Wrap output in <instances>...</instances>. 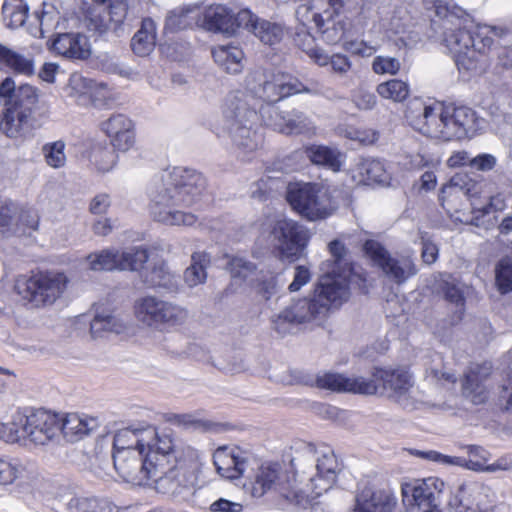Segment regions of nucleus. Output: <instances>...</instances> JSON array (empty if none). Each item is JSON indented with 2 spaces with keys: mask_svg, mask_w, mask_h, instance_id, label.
Masks as SVG:
<instances>
[{
  "mask_svg": "<svg viewBox=\"0 0 512 512\" xmlns=\"http://www.w3.org/2000/svg\"><path fill=\"white\" fill-rule=\"evenodd\" d=\"M328 251L331 259L321 263L322 275L314 286L312 297L293 301L272 319L273 329L279 335L291 333L295 324L314 322L320 325L332 310L348 301L349 284L340 275L348 250L343 242L335 239L328 244Z\"/></svg>",
  "mask_w": 512,
  "mask_h": 512,
  "instance_id": "obj_1",
  "label": "nucleus"
},
{
  "mask_svg": "<svg viewBox=\"0 0 512 512\" xmlns=\"http://www.w3.org/2000/svg\"><path fill=\"white\" fill-rule=\"evenodd\" d=\"M206 179L195 170L174 167L162 176L150 192V213L155 221L167 225L192 226L197 217L176 207H190L201 199Z\"/></svg>",
  "mask_w": 512,
  "mask_h": 512,
  "instance_id": "obj_2",
  "label": "nucleus"
},
{
  "mask_svg": "<svg viewBox=\"0 0 512 512\" xmlns=\"http://www.w3.org/2000/svg\"><path fill=\"white\" fill-rule=\"evenodd\" d=\"M430 18L429 39H441L442 43L455 58L456 64H464L472 55L474 36L462 27L464 11L448 0H423Z\"/></svg>",
  "mask_w": 512,
  "mask_h": 512,
  "instance_id": "obj_3",
  "label": "nucleus"
},
{
  "mask_svg": "<svg viewBox=\"0 0 512 512\" xmlns=\"http://www.w3.org/2000/svg\"><path fill=\"white\" fill-rule=\"evenodd\" d=\"M291 465L299 478V485L306 483L316 496L333 487L343 468L331 449L318 451L312 443H305L297 451Z\"/></svg>",
  "mask_w": 512,
  "mask_h": 512,
  "instance_id": "obj_4",
  "label": "nucleus"
},
{
  "mask_svg": "<svg viewBox=\"0 0 512 512\" xmlns=\"http://www.w3.org/2000/svg\"><path fill=\"white\" fill-rule=\"evenodd\" d=\"M200 469L198 451L187 446L174 462L155 470V476L150 477V480L154 481L158 493L184 500L193 494L198 484Z\"/></svg>",
  "mask_w": 512,
  "mask_h": 512,
  "instance_id": "obj_5",
  "label": "nucleus"
},
{
  "mask_svg": "<svg viewBox=\"0 0 512 512\" xmlns=\"http://www.w3.org/2000/svg\"><path fill=\"white\" fill-rule=\"evenodd\" d=\"M271 489L279 493L283 509L299 511L309 505V496L299 485L295 471L290 476L278 463L262 465L258 469L251 493L254 497H262Z\"/></svg>",
  "mask_w": 512,
  "mask_h": 512,
  "instance_id": "obj_6",
  "label": "nucleus"
},
{
  "mask_svg": "<svg viewBox=\"0 0 512 512\" xmlns=\"http://www.w3.org/2000/svg\"><path fill=\"white\" fill-rule=\"evenodd\" d=\"M247 86L263 101V104H276L295 94L319 92L317 87H308L297 77L282 71L257 70L248 76Z\"/></svg>",
  "mask_w": 512,
  "mask_h": 512,
  "instance_id": "obj_7",
  "label": "nucleus"
},
{
  "mask_svg": "<svg viewBox=\"0 0 512 512\" xmlns=\"http://www.w3.org/2000/svg\"><path fill=\"white\" fill-rule=\"evenodd\" d=\"M37 104V90L31 85H22L15 104L3 109L0 130L10 138L30 134L36 127L34 112Z\"/></svg>",
  "mask_w": 512,
  "mask_h": 512,
  "instance_id": "obj_8",
  "label": "nucleus"
},
{
  "mask_svg": "<svg viewBox=\"0 0 512 512\" xmlns=\"http://www.w3.org/2000/svg\"><path fill=\"white\" fill-rule=\"evenodd\" d=\"M134 310L141 323L155 329L182 325L188 318L185 308L152 295L136 300Z\"/></svg>",
  "mask_w": 512,
  "mask_h": 512,
  "instance_id": "obj_9",
  "label": "nucleus"
},
{
  "mask_svg": "<svg viewBox=\"0 0 512 512\" xmlns=\"http://www.w3.org/2000/svg\"><path fill=\"white\" fill-rule=\"evenodd\" d=\"M67 278L63 273L39 272L28 279L18 280V293L35 306L53 304L63 293Z\"/></svg>",
  "mask_w": 512,
  "mask_h": 512,
  "instance_id": "obj_10",
  "label": "nucleus"
},
{
  "mask_svg": "<svg viewBox=\"0 0 512 512\" xmlns=\"http://www.w3.org/2000/svg\"><path fill=\"white\" fill-rule=\"evenodd\" d=\"M269 239L282 260L295 261L307 247L309 232L296 221L279 219L271 225Z\"/></svg>",
  "mask_w": 512,
  "mask_h": 512,
  "instance_id": "obj_11",
  "label": "nucleus"
},
{
  "mask_svg": "<svg viewBox=\"0 0 512 512\" xmlns=\"http://www.w3.org/2000/svg\"><path fill=\"white\" fill-rule=\"evenodd\" d=\"M286 198L295 211L310 221L325 219L332 214L326 192L315 184L307 183L290 187Z\"/></svg>",
  "mask_w": 512,
  "mask_h": 512,
  "instance_id": "obj_12",
  "label": "nucleus"
},
{
  "mask_svg": "<svg viewBox=\"0 0 512 512\" xmlns=\"http://www.w3.org/2000/svg\"><path fill=\"white\" fill-rule=\"evenodd\" d=\"M24 440L36 445H45L58 435L60 431V418L57 414L39 409H26L20 415Z\"/></svg>",
  "mask_w": 512,
  "mask_h": 512,
  "instance_id": "obj_13",
  "label": "nucleus"
},
{
  "mask_svg": "<svg viewBox=\"0 0 512 512\" xmlns=\"http://www.w3.org/2000/svg\"><path fill=\"white\" fill-rule=\"evenodd\" d=\"M112 459L116 472L126 482L142 485L155 476L148 467L144 450H122L112 453Z\"/></svg>",
  "mask_w": 512,
  "mask_h": 512,
  "instance_id": "obj_14",
  "label": "nucleus"
},
{
  "mask_svg": "<svg viewBox=\"0 0 512 512\" xmlns=\"http://www.w3.org/2000/svg\"><path fill=\"white\" fill-rule=\"evenodd\" d=\"M146 434L152 441H145L147 451L145 452L148 467L155 470L162 469L164 466L174 462L180 453L187 447H176L170 435L166 433L159 434L153 426H146Z\"/></svg>",
  "mask_w": 512,
  "mask_h": 512,
  "instance_id": "obj_15",
  "label": "nucleus"
},
{
  "mask_svg": "<svg viewBox=\"0 0 512 512\" xmlns=\"http://www.w3.org/2000/svg\"><path fill=\"white\" fill-rule=\"evenodd\" d=\"M494 497L490 487L477 482H467L458 487L450 505L456 512H467L474 506L480 512H493Z\"/></svg>",
  "mask_w": 512,
  "mask_h": 512,
  "instance_id": "obj_16",
  "label": "nucleus"
},
{
  "mask_svg": "<svg viewBox=\"0 0 512 512\" xmlns=\"http://www.w3.org/2000/svg\"><path fill=\"white\" fill-rule=\"evenodd\" d=\"M446 135L448 141L475 136L483 128L484 119L467 106L447 105Z\"/></svg>",
  "mask_w": 512,
  "mask_h": 512,
  "instance_id": "obj_17",
  "label": "nucleus"
},
{
  "mask_svg": "<svg viewBox=\"0 0 512 512\" xmlns=\"http://www.w3.org/2000/svg\"><path fill=\"white\" fill-rule=\"evenodd\" d=\"M316 384L322 389L363 395L378 394L380 391V384L378 379L374 376V372L369 379L361 376L349 378L338 373H325L317 377Z\"/></svg>",
  "mask_w": 512,
  "mask_h": 512,
  "instance_id": "obj_18",
  "label": "nucleus"
},
{
  "mask_svg": "<svg viewBox=\"0 0 512 512\" xmlns=\"http://www.w3.org/2000/svg\"><path fill=\"white\" fill-rule=\"evenodd\" d=\"M447 105L437 100L422 103V113L418 117V133L423 136L448 141L446 135Z\"/></svg>",
  "mask_w": 512,
  "mask_h": 512,
  "instance_id": "obj_19",
  "label": "nucleus"
},
{
  "mask_svg": "<svg viewBox=\"0 0 512 512\" xmlns=\"http://www.w3.org/2000/svg\"><path fill=\"white\" fill-rule=\"evenodd\" d=\"M374 376L379 381L380 394L389 391V395L395 397L404 408L414 409V402H409L407 398V393L413 387V383L411 375L406 370L375 368Z\"/></svg>",
  "mask_w": 512,
  "mask_h": 512,
  "instance_id": "obj_20",
  "label": "nucleus"
},
{
  "mask_svg": "<svg viewBox=\"0 0 512 512\" xmlns=\"http://www.w3.org/2000/svg\"><path fill=\"white\" fill-rule=\"evenodd\" d=\"M238 21L242 23L243 29L253 34L264 45H277L285 35V28L281 23L260 18L249 9L238 12Z\"/></svg>",
  "mask_w": 512,
  "mask_h": 512,
  "instance_id": "obj_21",
  "label": "nucleus"
},
{
  "mask_svg": "<svg viewBox=\"0 0 512 512\" xmlns=\"http://www.w3.org/2000/svg\"><path fill=\"white\" fill-rule=\"evenodd\" d=\"M140 277L146 287L161 293L174 295L182 288L180 275L172 271L163 259L153 261L150 267L140 271Z\"/></svg>",
  "mask_w": 512,
  "mask_h": 512,
  "instance_id": "obj_22",
  "label": "nucleus"
},
{
  "mask_svg": "<svg viewBox=\"0 0 512 512\" xmlns=\"http://www.w3.org/2000/svg\"><path fill=\"white\" fill-rule=\"evenodd\" d=\"M198 27L209 32L232 36L242 28V23L238 21V13L234 14L231 9L219 4L203 11L199 9Z\"/></svg>",
  "mask_w": 512,
  "mask_h": 512,
  "instance_id": "obj_23",
  "label": "nucleus"
},
{
  "mask_svg": "<svg viewBox=\"0 0 512 512\" xmlns=\"http://www.w3.org/2000/svg\"><path fill=\"white\" fill-rule=\"evenodd\" d=\"M217 473L229 480L240 478L249 465V455L239 447H218L213 453Z\"/></svg>",
  "mask_w": 512,
  "mask_h": 512,
  "instance_id": "obj_24",
  "label": "nucleus"
},
{
  "mask_svg": "<svg viewBox=\"0 0 512 512\" xmlns=\"http://www.w3.org/2000/svg\"><path fill=\"white\" fill-rule=\"evenodd\" d=\"M491 366L488 364H471L462 380V395L475 405L483 404L489 397L485 384L490 376Z\"/></svg>",
  "mask_w": 512,
  "mask_h": 512,
  "instance_id": "obj_25",
  "label": "nucleus"
},
{
  "mask_svg": "<svg viewBox=\"0 0 512 512\" xmlns=\"http://www.w3.org/2000/svg\"><path fill=\"white\" fill-rule=\"evenodd\" d=\"M363 251L390 280L398 284L405 281V270L380 242L372 239L365 241Z\"/></svg>",
  "mask_w": 512,
  "mask_h": 512,
  "instance_id": "obj_26",
  "label": "nucleus"
},
{
  "mask_svg": "<svg viewBox=\"0 0 512 512\" xmlns=\"http://www.w3.org/2000/svg\"><path fill=\"white\" fill-rule=\"evenodd\" d=\"M71 85L77 95L78 103L81 105L91 104L96 108H101L110 99V90L103 82L77 75L71 78Z\"/></svg>",
  "mask_w": 512,
  "mask_h": 512,
  "instance_id": "obj_27",
  "label": "nucleus"
},
{
  "mask_svg": "<svg viewBox=\"0 0 512 512\" xmlns=\"http://www.w3.org/2000/svg\"><path fill=\"white\" fill-rule=\"evenodd\" d=\"M101 129L111 138L112 147L119 151L129 150L135 142L133 122L124 114H115L102 122Z\"/></svg>",
  "mask_w": 512,
  "mask_h": 512,
  "instance_id": "obj_28",
  "label": "nucleus"
},
{
  "mask_svg": "<svg viewBox=\"0 0 512 512\" xmlns=\"http://www.w3.org/2000/svg\"><path fill=\"white\" fill-rule=\"evenodd\" d=\"M395 500L383 490L364 487L355 496V506L351 512H392Z\"/></svg>",
  "mask_w": 512,
  "mask_h": 512,
  "instance_id": "obj_29",
  "label": "nucleus"
},
{
  "mask_svg": "<svg viewBox=\"0 0 512 512\" xmlns=\"http://www.w3.org/2000/svg\"><path fill=\"white\" fill-rule=\"evenodd\" d=\"M99 426L97 418L81 417L78 414H67L65 418L60 419V431L64 438L70 442L77 441L83 436L94 432Z\"/></svg>",
  "mask_w": 512,
  "mask_h": 512,
  "instance_id": "obj_30",
  "label": "nucleus"
},
{
  "mask_svg": "<svg viewBox=\"0 0 512 512\" xmlns=\"http://www.w3.org/2000/svg\"><path fill=\"white\" fill-rule=\"evenodd\" d=\"M313 21L321 34V38L327 44L335 45L339 43L345 35V21L339 17L336 19L334 14L329 10H325L323 13H315L313 15Z\"/></svg>",
  "mask_w": 512,
  "mask_h": 512,
  "instance_id": "obj_31",
  "label": "nucleus"
},
{
  "mask_svg": "<svg viewBox=\"0 0 512 512\" xmlns=\"http://www.w3.org/2000/svg\"><path fill=\"white\" fill-rule=\"evenodd\" d=\"M128 5L124 0H110L102 11V15L96 18H91V23L94 24L95 30L100 33L105 32L111 28L116 30L119 25L123 23L127 16Z\"/></svg>",
  "mask_w": 512,
  "mask_h": 512,
  "instance_id": "obj_32",
  "label": "nucleus"
},
{
  "mask_svg": "<svg viewBox=\"0 0 512 512\" xmlns=\"http://www.w3.org/2000/svg\"><path fill=\"white\" fill-rule=\"evenodd\" d=\"M257 117L256 110L252 109L245 99L238 96L227 99L224 110L226 128L232 124L235 126L253 124Z\"/></svg>",
  "mask_w": 512,
  "mask_h": 512,
  "instance_id": "obj_33",
  "label": "nucleus"
},
{
  "mask_svg": "<svg viewBox=\"0 0 512 512\" xmlns=\"http://www.w3.org/2000/svg\"><path fill=\"white\" fill-rule=\"evenodd\" d=\"M482 184L471 178L466 173H456L451 177L448 184L444 185L441 189L439 199L444 205V199L447 196H458L459 194L466 195L467 197H476L481 195Z\"/></svg>",
  "mask_w": 512,
  "mask_h": 512,
  "instance_id": "obj_34",
  "label": "nucleus"
},
{
  "mask_svg": "<svg viewBox=\"0 0 512 512\" xmlns=\"http://www.w3.org/2000/svg\"><path fill=\"white\" fill-rule=\"evenodd\" d=\"M306 157L315 165L338 172L342 166L343 154L336 148L325 145H310L305 148Z\"/></svg>",
  "mask_w": 512,
  "mask_h": 512,
  "instance_id": "obj_35",
  "label": "nucleus"
},
{
  "mask_svg": "<svg viewBox=\"0 0 512 512\" xmlns=\"http://www.w3.org/2000/svg\"><path fill=\"white\" fill-rule=\"evenodd\" d=\"M155 44L156 24L151 18H144L131 39V49L137 56L145 57L154 50Z\"/></svg>",
  "mask_w": 512,
  "mask_h": 512,
  "instance_id": "obj_36",
  "label": "nucleus"
},
{
  "mask_svg": "<svg viewBox=\"0 0 512 512\" xmlns=\"http://www.w3.org/2000/svg\"><path fill=\"white\" fill-rule=\"evenodd\" d=\"M215 63L228 74H239L243 70V51L236 46H218L212 50Z\"/></svg>",
  "mask_w": 512,
  "mask_h": 512,
  "instance_id": "obj_37",
  "label": "nucleus"
},
{
  "mask_svg": "<svg viewBox=\"0 0 512 512\" xmlns=\"http://www.w3.org/2000/svg\"><path fill=\"white\" fill-rule=\"evenodd\" d=\"M199 8L188 7L170 11L165 19V33H177L181 30L198 27Z\"/></svg>",
  "mask_w": 512,
  "mask_h": 512,
  "instance_id": "obj_38",
  "label": "nucleus"
},
{
  "mask_svg": "<svg viewBox=\"0 0 512 512\" xmlns=\"http://www.w3.org/2000/svg\"><path fill=\"white\" fill-rule=\"evenodd\" d=\"M146 433V427L130 426L118 430L113 438V453L122 450H144L146 439L141 437Z\"/></svg>",
  "mask_w": 512,
  "mask_h": 512,
  "instance_id": "obj_39",
  "label": "nucleus"
},
{
  "mask_svg": "<svg viewBox=\"0 0 512 512\" xmlns=\"http://www.w3.org/2000/svg\"><path fill=\"white\" fill-rule=\"evenodd\" d=\"M126 328V323L110 312L97 313L90 324V332L94 338L104 337L107 333L120 334Z\"/></svg>",
  "mask_w": 512,
  "mask_h": 512,
  "instance_id": "obj_40",
  "label": "nucleus"
},
{
  "mask_svg": "<svg viewBox=\"0 0 512 512\" xmlns=\"http://www.w3.org/2000/svg\"><path fill=\"white\" fill-rule=\"evenodd\" d=\"M211 263V256L205 251L194 252L191 256V264L184 271V281L189 287H195L205 282L206 269Z\"/></svg>",
  "mask_w": 512,
  "mask_h": 512,
  "instance_id": "obj_41",
  "label": "nucleus"
},
{
  "mask_svg": "<svg viewBox=\"0 0 512 512\" xmlns=\"http://www.w3.org/2000/svg\"><path fill=\"white\" fill-rule=\"evenodd\" d=\"M58 500L69 512H97L99 509V500L96 497L77 495L70 488L59 493Z\"/></svg>",
  "mask_w": 512,
  "mask_h": 512,
  "instance_id": "obj_42",
  "label": "nucleus"
},
{
  "mask_svg": "<svg viewBox=\"0 0 512 512\" xmlns=\"http://www.w3.org/2000/svg\"><path fill=\"white\" fill-rule=\"evenodd\" d=\"M227 131L231 137L233 145L243 154L253 152L258 147L256 132L252 130V124L228 126Z\"/></svg>",
  "mask_w": 512,
  "mask_h": 512,
  "instance_id": "obj_43",
  "label": "nucleus"
},
{
  "mask_svg": "<svg viewBox=\"0 0 512 512\" xmlns=\"http://www.w3.org/2000/svg\"><path fill=\"white\" fill-rule=\"evenodd\" d=\"M444 482L437 477H428L418 483V508L435 507L440 504Z\"/></svg>",
  "mask_w": 512,
  "mask_h": 512,
  "instance_id": "obj_44",
  "label": "nucleus"
},
{
  "mask_svg": "<svg viewBox=\"0 0 512 512\" xmlns=\"http://www.w3.org/2000/svg\"><path fill=\"white\" fill-rule=\"evenodd\" d=\"M29 7L23 0H5L2 5V15L6 26L14 29L25 24Z\"/></svg>",
  "mask_w": 512,
  "mask_h": 512,
  "instance_id": "obj_45",
  "label": "nucleus"
},
{
  "mask_svg": "<svg viewBox=\"0 0 512 512\" xmlns=\"http://www.w3.org/2000/svg\"><path fill=\"white\" fill-rule=\"evenodd\" d=\"M506 33L507 29L504 27L477 25L476 31L472 33L474 36V43L472 46V55L469 57V60L475 59L476 52L485 53L486 50L490 48L493 43V39L490 34L502 37Z\"/></svg>",
  "mask_w": 512,
  "mask_h": 512,
  "instance_id": "obj_46",
  "label": "nucleus"
},
{
  "mask_svg": "<svg viewBox=\"0 0 512 512\" xmlns=\"http://www.w3.org/2000/svg\"><path fill=\"white\" fill-rule=\"evenodd\" d=\"M0 63L5 64L16 73L32 75L33 61L0 44Z\"/></svg>",
  "mask_w": 512,
  "mask_h": 512,
  "instance_id": "obj_47",
  "label": "nucleus"
},
{
  "mask_svg": "<svg viewBox=\"0 0 512 512\" xmlns=\"http://www.w3.org/2000/svg\"><path fill=\"white\" fill-rule=\"evenodd\" d=\"M148 259V250L143 247H131L120 251L119 270L142 271Z\"/></svg>",
  "mask_w": 512,
  "mask_h": 512,
  "instance_id": "obj_48",
  "label": "nucleus"
},
{
  "mask_svg": "<svg viewBox=\"0 0 512 512\" xmlns=\"http://www.w3.org/2000/svg\"><path fill=\"white\" fill-rule=\"evenodd\" d=\"M227 258L226 269L229 271L234 281L243 283L257 270V265L244 257L227 256Z\"/></svg>",
  "mask_w": 512,
  "mask_h": 512,
  "instance_id": "obj_49",
  "label": "nucleus"
},
{
  "mask_svg": "<svg viewBox=\"0 0 512 512\" xmlns=\"http://www.w3.org/2000/svg\"><path fill=\"white\" fill-rule=\"evenodd\" d=\"M90 269L94 271H112L119 270L120 251L116 249H106L98 254L88 256Z\"/></svg>",
  "mask_w": 512,
  "mask_h": 512,
  "instance_id": "obj_50",
  "label": "nucleus"
},
{
  "mask_svg": "<svg viewBox=\"0 0 512 512\" xmlns=\"http://www.w3.org/2000/svg\"><path fill=\"white\" fill-rule=\"evenodd\" d=\"M495 286L500 294L512 292V257L505 256L495 265Z\"/></svg>",
  "mask_w": 512,
  "mask_h": 512,
  "instance_id": "obj_51",
  "label": "nucleus"
},
{
  "mask_svg": "<svg viewBox=\"0 0 512 512\" xmlns=\"http://www.w3.org/2000/svg\"><path fill=\"white\" fill-rule=\"evenodd\" d=\"M376 91L382 98L391 99L395 102L404 101L409 94L408 85L398 79H391L380 83Z\"/></svg>",
  "mask_w": 512,
  "mask_h": 512,
  "instance_id": "obj_52",
  "label": "nucleus"
},
{
  "mask_svg": "<svg viewBox=\"0 0 512 512\" xmlns=\"http://www.w3.org/2000/svg\"><path fill=\"white\" fill-rule=\"evenodd\" d=\"M283 122L281 133L285 134H301L310 124L308 117L297 109L284 112Z\"/></svg>",
  "mask_w": 512,
  "mask_h": 512,
  "instance_id": "obj_53",
  "label": "nucleus"
},
{
  "mask_svg": "<svg viewBox=\"0 0 512 512\" xmlns=\"http://www.w3.org/2000/svg\"><path fill=\"white\" fill-rule=\"evenodd\" d=\"M360 174L365 180L378 184H385L389 180L384 164L376 159L364 160L360 165Z\"/></svg>",
  "mask_w": 512,
  "mask_h": 512,
  "instance_id": "obj_54",
  "label": "nucleus"
},
{
  "mask_svg": "<svg viewBox=\"0 0 512 512\" xmlns=\"http://www.w3.org/2000/svg\"><path fill=\"white\" fill-rule=\"evenodd\" d=\"M65 142L58 140L51 143H46L42 147V153L45 157L46 163L53 168H61L66 163L65 155Z\"/></svg>",
  "mask_w": 512,
  "mask_h": 512,
  "instance_id": "obj_55",
  "label": "nucleus"
},
{
  "mask_svg": "<svg viewBox=\"0 0 512 512\" xmlns=\"http://www.w3.org/2000/svg\"><path fill=\"white\" fill-rule=\"evenodd\" d=\"M20 415L22 413L15 414L13 420L9 423H0V440L6 443L25 441L22 432V421L19 419Z\"/></svg>",
  "mask_w": 512,
  "mask_h": 512,
  "instance_id": "obj_56",
  "label": "nucleus"
},
{
  "mask_svg": "<svg viewBox=\"0 0 512 512\" xmlns=\"http://www.w3.org/2000/svg\"><path fill=\"white\" fill-rule=\"evenodd\" d=\"M117 157L115 148L99 146L94 148L92 152V160L101 172L110 171L114 167Z\"/></svg>",
  "mask_w": 512,
  "mask_h": 512,
  "instance_id": "obj_57",
  "label": "nucleus"
},
{
  "mask_svg": "<svg viewBox=\"0 0 512 512\" xmlns=\"http://www.w3.org/2000/svg\"><path fill=\"white\" fill-rule=\"evenodd\" d=\"M259 114L266 126L281 132L284 123V111H280L275 104H262L259 108Z\"/></svg>",
  "mask_w": 512,
  "mask_h": 512,
  "instance_id": "obj_58",
  "label": "nucleus"
},
{
  "mask_svg": "<svg viewBox=\"0 0 512 512\" xmlns=\"http://www.w3.org/2000/svg\"><path fill=\"white\" fill-rule=\"evenodd\" d=\"M468 453L470 459L467 460V468L476 472H485V469L489 464L491 454L481 446H468Z\"/></svg>",
  "mask_w": 512,
  "mask_h": 512,
  "instance_id": "obj_59",
  "label": "nucleus"
},
{
  "mask_svg": "<svg viewBox=\"0 0 512 512\" xmlns=\"http://www.w3.org/2000/svg\"><path fill=\"white\" fill-rule=\"evenodd\" d=\"M21 465L12 459L0 458V485L12 484L21 474Z\"/></svg>",
  "mask_w": 512,
  "mask_h": 512,
  "instance_id": "obj_60",
  "label": "nucleus"
},
{
  "mask_svg": "<svg viewBox=\"0 0 512 512\" xmlns=\"http://www.w3.org/2000/svg\"><path fill=\"white\" fill-rule=\"evenodd\" d=\"M75 44L70 45L66 55L71 60H86L91 55L90 45L85 35L74 33Z\"/></svg>",
  "mask_w": 512,
  "mask_h": 512,
  "instance_id": "obj_61",
  "label": "nucleus"
},
{
  "mask_svg": "<svg viewBox=\"0 0 512 512\" xmlns=\"http://www.w3.org/2000/svg\"><path fill=\"white\" fill-rule=\"evenodd\" d=\"M445 299L456 306L458 319H461L464 313L465 298L462 291L454 284L444 281L441 286Z\"/></svg>",
  "mask_w": 512,
  "mask_h": 512,
  "instance_id": "obj_62",
  "label": "nucleus"
},
{
  "mask_svg": "<svg viewBox=\"0 0 512 512\" xmlns=\"http://www.w3.org/2000/svg\"><path fill=\"white\" fill-rule=\"evenodd\" d=\"M20 85L16 88L15 81L11 77H6L0 83V105L3 107L14 105L18 100Z\"/></svg>",
  "mask_w": 512,
  "mask_h": 512,
  "instance_id": "obj_63",
  "label": "nucleus"
},
{
  "mask_svg": "<svg viewBox=\"0 0 512 512\" xmlns=\"http://www.w3.org/2000/svg\"><path fill=\"white\" fill-rule=\"evenodd\" d=\"M256 293L268 301L278 291L277 277L274 275H262L257 279Z\"/></svg>",
  "mask_w": 512,
  "mask_h": 512,
  "instance_id": "obj_64",
  "label": "nucleus"
}]
</instances>
